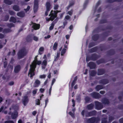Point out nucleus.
I'll return each mask as SVG.
<instances>
[{
  "label": "nucleus",
  "mask_w": 123,
  "mask_h": 123,
  "mask_svg": "<svg viewBox=\"0 0 123 123\" xmlns=\"http://www.w3.org/2000/svg\"><path fill=\"white\" fill-rule=\"evenodd\" d=\"M37 58L36 56L35 58V59L33 61L31 64L30 65V69L28 75H30V77H32L35 75L34 71L36 67L37 62Z\"/></svg>",
  "instance_id": "1"
},
{
  "label": "nucleus",
  "mask_w": 123,
  "mask_h": 123,
  "mask_svg": "<svg viewBox=\"0 0 123 123\" xmlns=\"http://www.w3.org/2000/svg\"><path fill=\"white\" fill-rule=\"evenodd\" d=\"M27 51L25 48L21 49L18 51V58L20 59L25 56L27 53Z\"/></svg>",
  "instance_id": "2"
},
{
  "label": "nucleus",
  "mask_w": 123,
  "mask_h": 123,
  "mask_svg": "<svg viewBox=\"0 0 123 123\" xmlns=\"http://www.w3.org/2000/svg\"><path fill=\"white\" fill-rule=\"evenodd\" d=\"M100 121V119L98 117H92L87 120V122L88 123H96Z\"/></svg>",
  "instance_id": "3"
},
{
  "label": "nucleus",
  "mask_w": 123,
  "mask_h": 123,
  "mask_svg": "<svg viewBox=\"0 0 123 123\" xmlns=\"http://www.w3.org/2000/svg\"><path fill=\"white\" fill-rule=\"evenodd\" d=\"M53 12V11H51V13L50 14L51 16L50 18V20L52 21H53L55 18L56 17V14L58 12H60V11H54V13H52Z\"/></svg>",
  "instance_id": "4"
},
{
  "label": "nucleus",
  "mask_w": 123,
  "mask_h": 123,
  "mask_svg": "<svg viewBox=\"0 0 123 123\" xmlns=\"http://www.w3.org/2000/svg\"><path fill=\"white\" fill-rule=\"evenodd\" d=\"M95 103L96 109L98 110H100L103 108V106L101 103L98 102L96 101L95 102Z\"/></svg>",
  "instance_id": "5"
},
{
  "label": "nucleus",
  "mask_w": 123,
  "mask_h": 123,
  "mask_svg": "<svg viewBox=\"0 0 123 123\" xmlns=\"http://www.w3.org/2000/svg\"><path fill=\"white\" fill-rule=\"evenodd\" d=\"M21 69V67L20 65H17L14 68V71L15 73H18L20 71Z\"/></svg>",
  "instance_id": "6"
},
{
  "label": "nucleus",
  "mask_w": 123,
  "mask_h": 123,
  "mask_svg": "<svg viewBox=\"0 0 123 123\" xmlns=\"http://www.w3.org/2000/svg\"><path fill=\"white\" fill-rule=\"evenodd\" d=\"M18 116V112L17 111H15L12 114L11 117L13 119H14L16 118Z\"/></svg>",
  "instance_id": "7"
},
{
  "label": "nucleus",
  "mask_w": 123,
  "mask_h": 123,
  "mask_svg": "<svg viewBox=\"0 0 123 123\" xmlns=\"http://www.w3.org/2000/svg\"><path fill=\"white\" fill-rule=\"evenodd\" d=\"M28 102V99L27 96H24L22 99V103L25 106Z\"/></svg>",
  "instance_id": "8"
},
{
  "label": "nucleus",
  "mask_w": 123,
  "mask_h": 123,
  "mask_svg": "<svg viewBox=\"0 0 123 123\" xmlns=\"http://www.w3.org/2000/svg\"><path fill=\"white\" fill-rule=\"evenodd\" d=\"M40 25L37 24L35 23H33L32 24V27L35 30L38 29L40 28Z\"/></svg>",
  "instance_id": "9"
},
{
  "label": "nucleus",
  "mask_w": 123,
  "mask_h": 123,
  "mask_svg": "<svg viewBox=\"0 0 123 123\" xmlns=\"http://www.w3.org/2000/svg\"><path fill=\"white\" fill-rule=\"evenodd\" d=\"M91 95L93 97L96 98H98L100 95L99 93L96 92H94L91 93Z\"/></svg>",
  "instance_id": "10"
},
{
  "label": "nucleus",
  "mask_w": 123,
  "mask_h": 123,
  "mask_svg": "<svg viewBox=\"0 0 123 123\" xmlns=\"http://www.w3.org/2000/svg\"><path fill=\"white\" fill-rule=\"evenodd\" d=\"M17 15L18 17H23L25 16V13L23 12H21L17 13Z\"/></svg>",
  "instance_id": "11"
},
{
  "label": "nucleus",
  "mask_w": 123,
  "mask_h": 123,
  "mask_svg": "<svg viewBox=\"0 0 123 123\" xmlns=\"http://www.w3.org/2000/svg\"><path fill=\"white\" fill-rule=\"evenodd\" d=\"M88 65L90 69L94 68L95 67V63L93 62L89 63Z\"/></svg>",
  "instance_id": "12"
},
{
  "label": "nucleus",
  "mask_w": 123,
  "mask_h": 123,
  "mask_svg": "<svg viewBox=\"0 0 123 123\" xmlns=\"http://www.w3.org/2000/svg\"><path fill=\"white\" fill-rule=\"evenodd\" d=\"M13 10L16 11H19L20 10L19 6L17 5H14L12 7Z\"/></svg>",
  "instance_id": "13"
},
{
  "label": "nucleus",
  "mask_w": 123,
  "mask_h": 123,
  "mask_svg": "<svg viewBox=\"0 0 123 123\" xmlns=\"http://www.w3.org/2000/svg\"><path fill=\"white\" fill-rule=\"evenodd\" d=\"M40 82L38 80H36L34 83V87H37L40 84Z\"/></svg>",
  "instance_id": "14"
},
{
  "label": "nucleus",
  "mask_w": 123,
  "mask_h": 123,
  "mask_svg": "<svg viewBox=\"0 0 123 123\" xmlns=\"http://www.w3.org/2000/svg\"><path fill=\"white\" fill-rule=\"evenodd\" d=\"M47 61L46 59L44 60L42 62V68L43 69H44L45 68V67L47 64Z\"/></svg>",
  "instance_id": "15"
},
{
  "label": "nucleus",
  "mask_w": 123,
  "mask_h": 123,
  "mask_svg": "<svg viewBox=\"0 0 123 123\" xmlns=\"http://www.w3.org/2000/svg\"><path fill=\"white\" fill-rule=\"evenodd\" d=\"M46 6L47 11H49L51 6L50 3L49 2H47L46 4Z\"/></svg>",
  "instance_id": "16"
},
{
  "label": "nucleus",
  "mask_w": 123,
  "mask_h": 123,
  "mask_svg": "<svg viewBox=\"0 0 123 123\" xmlns=\"http://www.w3.org/2000/svg\"><path fill=\"white\" fill-rule=\"evenodd\" d=\"M96 113L95 111H92L87 113L86 114V117H88L90 116H91L93 115H95Z\"/></svg>",
  "instance_id": "17"
},
{
  "label": "nucleus",
  "mask_w": 123,
  "mask_h": 123,
  "mask_svg": "<svg viewBox=\"0 0 123 123\" xmlns=\"http://www.w3.org/2000/svg\"><path fill=\"white\" fill-rule=\"evenodd\" d=\"M94 106L93 104H90L88 105L87 106V109L88 110H91L92 109Z\"/></svg>",
  "instance_id": "18"
},
{
  "label": "nucleus",
  "mask_w": 123,
  "mask_h": 123,
  "mask_svg": "<svg viewBox=\"0 0 123 123\" xmlns=\"http://www.w3.org/2000/svg\"><path fill=\"white\" fill-rule=\"evenodd\" d=\"M102 103L105 104H108L109 103L108 100L107 99H104L102 100Z\"/></svg>",
  "instance_id": "19"
},
{
  "label": "nucleus",
  "mask_w": 123,
  "mask_h": 123,
  "mask_svg": "<svg viewBox=\"0 0 123 123\" xmlns=\"http://www.w3.org/2000/svg\"><path fill=\"white\" fill-rule=\"evenodd\" d=\"M9 20L10 22H12L14 23H15L16 22V18L13 17H11L10 18Z\"/></svg>",
  "instance_id": "20"
},
{
  "label": "nucleus",
  "mask_w": 123,
  "mask_h": 123,
  "mask_svg": "<svg viewBox=\"0 0 123 123\" xmlns=\"http://www.w3.org/2000/svg\"><path fill=\"white\" fill-rule=\"evenodd\" d=\"M103 88L102 86L100 85H98L95 87V89L96 91H98L102 89Z\"/></svg>",
  "instance_id": "21"
},
{
  "label": "nucleus",
  "mask_w": 123,
  "mask_h": 123,
  "mask_svg": "<svg viewBox=\"0 0 123 123\" xmlns=\"http://www.w3.org/2000/svg\"><path fill=\"white\" fill-rule=\"evenodd\" d=\"M104 71L103 70L100 69L98 70V75H101L104 74Z\"/></svg>",
  "instance_id": "22"
},
{
  "label": "nucleus",
  "mask_w": 123,
  "mask_h": 123,
  "mask_svg": "<svg viewBox=\"0 0 123 123\" xmlns=\"http://www.w3.org/2000/svg\"><path fill=\"white\" fill-rule=\"evenodd\" d=\"M101 123H108L106 120V117H105L102 119Z\"/></svg>",
  "instance_id": "23"
},
{
  "label": "nucleus",
  "mask_w": 123,
  "mask_h": 123,
  "mask_svg": "<svg viewBox=\"0 0 123 123\" xmlns=\"http://www.w3.org/2000/svg\"><path fill=\"white\" fill-rule=\"evenodd\" d=\"M4 2L9 5H10L12 4V1L9 0H4Z\"/></svg>",
  "instance_id": "24"
},
{
  "label": "nucleus",
  "mask_w": 123,
  "mask_h": 123,
  "mask_svg": "<svg viewBox=\"0 0 123 123\" xmlns=\"http://www.w3.org/2000/svg\"><path fill=\"white\" fill-rule=\"evenodd\" d=\"M58 45V43L56 42H55L53 46V49L54 50H55L57 49Z\"/></svg>",
  "instance_id": "25"
},
{
  "label": "nucleus",
  "mask_w": 123,
  "mask_h": 123,
  "mask_svg": "<svg viewBox=\"0 0 123 123\" xmlns=\"http://www.w3.org/2000/svg\"><path fill=\"white\" fill-rule=\"evenodd\" d=\"M18 108V107H17L15 106H12L9 108L10 110H17Z\"/></svg>",
  "instance_id": "26"
},
{
  "label": "nucleus",
  "mask_w": 123,
  "mask_h": 123,
  "mask_svg": "<svg viewBox=\"0 0 123 123\" xmlns=\"http://www.w3.org/2000/svg\"><path fill=\"white\" fill-rule=\"evenodd\" d=\"M9 13L11 15H14L15 14V13L14 12L11 10H9Z\"/></svg>",
  "instance_id": "27"
},
{
  "label": "nucleus",
  "mask_w": 123,
  "mask_h": 123,
  "mask_svg": "<svg viewBox=\"0 0 123 123\" xmlns=\"http://www.w3.org/2000/svg\"><path fill=\"white\" fill-rule=\"evenodd\" d=\"M66 49L63 48L61 52V55H63V54L66 52Z\"/></svg>",
  "instance_id": "28"
},
{
  "label": "nucleus",
  "mask_w": 123,
  "mask_h": 123,
  "mask_svg": "<svg viewBox=\"0 0 123 123\" xmlns=\"http://www.w3.org/2000/svg\"><path fill=\"white\" fill-rule=\"evenodd\" d=\"M38 9V6H34V12H36Z\"/></svg>",
  "instance_id": "29"
},
{
  "label": "nucleus",
  "mask_w": 123,
  "mask_h": 123,
  "mask_svg": "<svg viewBox=\"0 0 123 123\" xmlns=\"http://www.w3.org/2000/svg\"><path fill=\"white\" fill-rule=\"evenodd\" d=\"M38 1L37 0H34V6H38Z\"/></svg>",
  "instance_id": "30"
},
{
  "label": "nucleus",
  "mask_w": 123,
  "mask_h": 123,
  "mask_svg": "<svg viewBox=\"0 0 123 123\" xmlns=\"http://www.w3.org/2000/svg\"><path fill=\"white\" fill-rule=\"evenodd\" d=\"M10 30L9 29H5L3 31V32L4 33H7L9 32H10Z\"/></svg>",
  "instance_id": "31"
},
{
  "label": "nucleus",
  "mask_w": 123,
  "mask_h": 123,
  "mask_svg": "<svg viewBox=\"0 0 123 123\" xmlns=\"http://www.w3.org/2000/svg\"><path fill=\"white\" fill-rule=\"evenodd\" d=\"M106 81V80H103L101 81L100 83L103 84H106L108 83V82L107 81L106 82H105Z\"/></svg>",
  "instance_id": "32"
},
{
  "label": "nucleus",
  "mask_w": 123,
  "mask_h": 123,
  "mask_svg": "<svg viewBox=\"0 0 123 123\" xmlns=\"http://www.w3.org/2000/svg\"><path fill=\"white\" fill-rule=\"evenodd\" d=\"M7 108L6 107H4L3 106H2L0 109V112H1L2 110L3 111L6 109Z\"/></svg>",
  "instance_id": "33"
},
{
  "label": "nucleus",
  "mask_w": 123,
  "mask_h": 123,
  "mask_svg": "<svg viewBox=\"0 0 123 123\" xmlns=\"http://www.w3.org/2000/svg\"><path fill=\"white\" fill-rule=\"evenodd\" d=\"M98 37L97 35H95L92 37V38L94 41H96L98 39Z\"/></svg>",
  "instance_id": "34"
},
{
  "label": "nucleus",
  "mask_w": 123,
  "mask_h": 123,
  "mask_svg": "<svg viewBox=\"0 0 123 123\" xmlns=\"http://www.w3.org/2000/svg\"><path fill=\"white\" fill-rule=\"evenodd\" d=\"M74 4V3L73 2H72V3H70L69 6L67 7V8L68 9L69 8L71 7V6H73Z\"/></svg>",
  "instance_id": "35"
},
{
  "label": "nucleus",
  "mask_w": 123,
  "mask_h": 123,
  "mask_svg": "<svg viewBox=\"0 0 123 123\" xmlns=\"http://www.w3.org/2000/svg\"><path fill=\"white\" fill-rule=\"evenodd\" d=\"M96 74V73L94 71H92L91 73L90 74L92 76H94Z\"/></svg>",
  "instance_id": "36"
},
{
  "label": "nucleus",
  "mask_w": 123,
  "mask_h": 123,
  "mask_svg": "<svg viewBox=\"0 0 123 123\" xmlns=\"http://www.w3.org/2000/svg\"><path fill=\"white\" fill-rule=\"evenodd\" d=\"M36 104L37 105H40V101L39 99L36 100Z\"/></svg>",
  "instance_id": "37"
},
{
  "label": "nucleus",
  "mask_w": 123,
  "mask_h": 123,
  "mask_svg": "<svg viewBox=\"0 0 123 123\" xmlns=\"http://www.w3.org/2000/svg\"><path fill=\"white\" fill-rule=\"evenodd\" d=\"M54 25V24L53 23H52L51 24V26H50V27H49V30H52L53 28Z\"/></svg>",
  "instance_id": "38"
},
{
  "label": "nucleus",
  "mask_w": 123,
  "mask_h": 123,
  "mask_svg": "<svg viewBox=\"0 0 123 123\" xmlns=\"http://www.w3.org/2000/svg\"><path fill=\"white\" fill-rule=\"evenodd\" d=\"M90 98L88 97H86L85 98V99L86 102H88L90 100Z\"/></svg>",
  "instance_id": "39"
},
{
  "label": "nucleus",
  "mask_w": 123,
  "mask_h": 123,
  "mask_svg": "<svg viewBox=\"0 0 123 123\" xmlns=\"http://www.w3.org/2000/svg\"><path fill=\"white\" fill-rule=\"evenodd\" d=\"M7 26L8 27L11 28L12 27L14 26V25L12 24L11 23L7 25Z\"/></svg>",
  "instance_id": "40"
},
{
  "label": "nucleus",
  "mask_w": 123,
  "mask_h": 123,
  "mask_svg": "<svg viewBox=\"0 0 123 123\" xmlns=\"http://www.w3.org/2000/svg\"><path fill=\"white\" fill-rule=\"evenodd\" d=\"M73 12V10H71V11H68V14L70 15H71L72 14Z\"/></svg>",
  "instance_id": "41"
},
{
  "label": "nucleus",
  "mask_w": 123,
  "mask_h": 123,
  "mask_svg": "<svg viewBox=\"0 0 123 123\" xmlns=\"http://www.w3.org/2000/svg\"><path fill=\"white\" fill-rule=\"evenodd\" d=\"M46 77V75H41L40 76L39 78H44Z\"/></svg>",
  "instance_id": "42"
},
{
  "label": "nucleus",
  "mask_w": 123,
  "mask_h": 123,
  "mask_svg": "<svg viewBox=\"0 0 123 123\" xmlns=\"http://www.w3.org/2000/svg\"><path fill=\"white\" fill-rule=\"evenodd\" d=\"M30 8V7L29 6H28L27 8L26 9H24V10L26 12L28 11Z\"/></svg>",
  "instance_id": "43"
},
{
  "label": "nucleus",
  "mask_w": 123,
  "mask_h": 123,
  "mask_svg": "<svg viewBox=\"0 0 123 123\" xmlns=\"http://www.w3.org/2000/svg\"><path fill=\"white\" fill-rule=\"evenodd\" d=\"M60 55V52H58L57 53L56 57L55 59V60L56 59H57L59 57Z\"/></svg>",
  "instance_id": "44"
},
{
  "label": "nucleus",
  "mask_w": 123,
  "mask_h": 123,
  "mask_svg": "<svg viewBox=\"0 0 123 123\" xmlns=\"http://www.w3.org/2000/svg\"><path fill=\"white\" fill-rule=\"evenodd\" d=\"M44 50V48L43 47H40L39 50V52L40 53V51H43Z\"/></svg>",
  "instance_id": "45"
},
{
  "label": "nucleus",
  "mask_w": 123,
  "mask_h": 123,
  "mask_svg": "<svg viewBox=\"0 0 123 123\" xmlns=\"http://www.w3.org/2000/svg\"><path fill=\"white\" fill-rule=\"evenodd\" d=\"M9 16L8 15H6L5 17V20L7 21L8 20Z\"/></svg>",
  "instance_id": "46"
},
{
  "label": "nucleus",
  "mask_w": 123,
  "mask_h": 123,
  "mask_svg": "<svg viewBox=\"0 0 123 123\" xmlns=\"http://www.w3.org/2000/svg\"><path fill=\"white\" fill-rule=\"evenodd\" d=\"M5 123H14L13 121H6Z\"/></svg>",
  "instance_id": "47"
},
{
  "label": "nucleus",
  "mask_w": 123,
  "mask_h": 123,
  "mask_svg": "<svg viewBox=\"0 0 123 123\" xmlns=\"http://www.w3.org/2000/svg\"><path fill=\"white\" fill-rule=\"evenodd\" d=\"M33 39L35 41H37L38 39V38L36 36H34L33 37Z\"/></svg>",
  "instance_id": "48"
},
{
  "label": "nucleus",
  "mask_w": 123,
  "mask_h": 123,
  "mask_svg": "<svg viewBox=\"0 0 123 123\" xmlns=\"http://www.w3.org/2000/svg\"><path fill=\"white\" fill-rule=\"evenodd\" d=\"M37 91V89L34 90L32 92L33 94H36Z\"/></svg>",
  "instance_id": "49"
},
{
  "label": "nucleus",
  "mask_w": 123,
  "mask_h": 123,
  "mask_svg": "<svg viewBox=\"0 0 123 123\" xmlns=\"http://www.w3.org/2000/svg\"><path fill=\"white\" fill-rule=\"evenodd\" d=\"M41 61H37V62L36 64H37L38 65H39L41 63Z\"/></svg>",
  "instance_id": "50"
},
{
  "label": "nucleus",
  "mask_w": 123,
  "mask_h": 123,
  "mask_svg": "<svg viewBox=\"0 0 123 123\" xmlns=\"http://www.w3.org/2000/svg\"><path fill=\"white\" fill-rule=\"evenodd\" d=\"M58 5H55L54 8L55 10H56L58 9Z\"/></svg>",
  "instance_id": "51"
},
{
  "label": "nucleus",
  "mask_w": 123,
  "mask_h": 123,
  "mask_svg": "<svg viewBox=\"0 0 123 123\" xmlns=\"http://www.w3.org/2000/svg\"><path fill=\"white\" fill-rule=\"evenodd\" d=\"M45 90L44 89L41 88L40 89V91L41 93H43Z\"/></svg>",
  "instance_id": "52"
},
{
  "label": "nucleus",
  "mask_w": 123,
  "mask_h": 123,
  "mask_svg": "<svg viewBox=\"0 0 123 123\" xmlns=\"http://www.w3.org/2000/svg\"><path fill=\"white\" fill-rule=\"evenodd\" d=\"M55 79L54 78L53 79L52 81V82L51 84V86H52L54 84V82H55Z\"/></svg>",
  "instance_id": "53"
},
{
  "label": "nucleus",
  "mask_w": 123,
  "mask_h": 123,
  "mask_svg": "<svg viewBox=\"0 0 123 123\" xmlns=\"http://www.w3.org/2000/svg\"><path fill=\"white\" fill-rule=\"evenodd\" d=\"M117 0H109V2L110 3L112 2H114L115 1H117ZM118 1V0H117Z\"/></svg>",
  "instance_id": "54"
},
{
  "label": "nucleus",
  "mask_w": 123,
  "mask_h": 123,
  "mask_svg": "<svg viewBox=\"0 0 123 123\" xmlns=\"http://www.w3.org/2000/svg\"><path fill=\"white\" fill-rule=\"evenodd\" d=\"M69 114L72 117H74V115L73 113H72L71 112H69Z\"/></svg>",
  "instance_id": "55"
},
{
  "label": "nucleus",
  "mask_w": 123,
  "mask_h": 123,
  "mask_svg": "<svg viewBox=\"0 0 123 123\" xmlns=\"http://www.w3.org/2000/svg\"><path fill=\"white\" fill-rule=\"evenodd\" d=\"M48 101V99H47L45 100V107L47 105V103Z\"/></svg>",
  "instance_id": "56"
},
{
  "label": "nucleus",
  "mask_w": 123,
  "mask_h": 123,
  "mask_svg": "<svg viewBox=\"0 0 123 123\" xmlns=\"http://www.w3.org/2000/svg\"><path fill=\"white\" fill-rule=\"evenodd\" d=\"M70 18V17L69 15L66 16L65 18L67 19H68Z\"/></svg>",
  "instance_id": "57"
},
{
  "label": "nucleus",
  "mask_w": 123,
  "mask_h": 123,
  "mask_svg": "<svg viewBox=\"0 0 123 123\" xmlns=\"http://www.w3.org/2000/svg\"><path fill=\"white\" fill-rule=\"evenodd\" d=\"M50 37V36L49 35H48L47 36H46L44 37V38L45 39H46L47 38H49Z\"/></svg>",
  "instance_id": "58"
},
{
  "label": "nucleus",
  "mask_w": 123,
  "mask_h": 123,
  "mask_svg": "<svg viewBox=\"0 0 123 123\" xmlns=\"http://www.w3.org/2000/svg\"><path fill=\"white\" fill-rule=\"evenodd\" d=\"M4 37V35L2 34H0V39H1Z\"/></svg>",
  "instance_id": "59"
},
{
  "label": "nucleus",
  "mask_w": 123,
  "mask_h": 123,
  "mask_svg": "<svg viewBox=\"0 0 123 123\" xmlns=\"http://www.w3.org/2000/svg\"><path fill=\"white\" fill-rule=\"evenodd\" d=\"M52 86H51L50 88L49 89V95H50L51 94V89H52Z\"/></svg>",
  "instance_id": "60"
},
{
  "label": "nucleus",
  "mask_w": 123,
  "mask_h": 123,
  "mask_svg": "<svg viewBox=\"0 0 123 123\" xmlns=\"http://www.w3.org/2000/svg\"><path fill=\"white\" fill-rule=\"evenodd\" d=\"M120 123H123V118L119 120Z\"/></svg>",
  "instance_id": "61"
},
{
  "label": "nucleus",
  "mask_w": 123,
  "mask_h": 123,
  "mask_svg": "<svg viewBox=\"0 0 123 123\" xmlns=\"http://www.w3.org/2000/svg\"><path fill=\"white\" fill-rule=\"evenodd\" d=\"M14 84V82L13 81H12L9 82V84L10 85H13Z\"/></svg>",
  "instance_id": "62"
},
{
  "label": "nucleus",
  "mask_w": 123,
  "mask_h": 123,
  "mask_svg": "<svg viewBox=\"0 0 123 123\" xmlns=\"http://www.w3.org/2000/svg\"><path fill=\"white\" fill-rule=\"evenodd\" d=\"M15 50H13V52L12 53V55H14L15 54Z\"/></svg>",
  "instance_id": "63"
},
{
  "label": "nucleus",
  "mask_w": 123,
  "mask_h": 123,
  "mask_svg": "<svg viewBox=\"0 0 123 123\" xmlns=\"http://www.w3.org/2000/svg\"><path fill=\"white\" fill-rule=\"evenodd\" d=\"M18 123H23L21 120L20 119L18 121Z\"/></svg>",
  "instance_id": "64"
}]
</instances>
